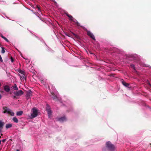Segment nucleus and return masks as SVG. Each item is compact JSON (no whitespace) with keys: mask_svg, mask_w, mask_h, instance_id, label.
I'll use <instances>...</instances> for the list:
<instances>
[{"mask_svg":"<svg viewBox=\"0 0 151 151\" xmlns=\"http://www.w3.org/2000/svg\"><path fill=\"white\" fill-rule=\"evenodd\" d=\"M3 113L4 114H10L12 116H14V113L12 111L6 107H4L3 108Z\"/></svg>","mask_w":151,"mask_h":151,"instance_id":"f257e3e1","label":"nucleus"},{"mask_svg":"<svg viewBox=\"0 0 151 151\" xmlns=\"http://www.w3.org/2000/svg\"><path fill=\"white\" fill-rule=\"evenodd\" d=\"M5 40L7 42H9L8 40L6 38V39H5Z\"/></svg>","mask_w":151,"mask_h":151,"instance_id":"393cba45","label":"nucleus"},{"mask_svg":"<svg viewBox=\"0 0 151 151\" xmlns=\"http://www.w3.org/2000/svg\"><path fill=\"white\" fill-rule=\"evenodd\" d=\"M6 140V139H4L2 140V141L3 142H4Z\"/></svg>","mask_w":151,"mask_h":151,"instance_id":"5701e85b","label":"nucleus"},{"mask_svg":"<svg viewBox=\"0 0 151 151\" xmlns=\"http://www.w3.org/2000/svg\"><path fill=\"white\" fill-rule=\"evenodd\" d=\"M122 83L123 85L126 87H128L129 86V85L127 83L125 82L124 81H122Z\"/></svg>","mask_w":151,"mask_h":151,"instance_id":"9b49d317","label":"nucleus"},{"mask_svg":"<svg viewBox=\"0 0 151 151\" xmlns=\"http://www.w3.org/2000/svg\"><path fill=\"white\" fill-rule=\"evenodd\" d=\"M19 73H21V74H22L23 73H24V72L22 70H19Z\"/></svg>","mask_w":151,"mask_h":151,"instance_id":"a211bd4d","label":"nucleus"},{"mask_svg":"<svg viewBox=\"0 0 151 151\" xmlns=\"http://www.w3.org/2000/svg\"><path fill=\"white\" fill-rule=\"evenodd\" d=\"M53 99H55V97H53Z\"/></svg>","mask_w":151,"mask_h":151,"instance_id":"f704fd0d","label":"nucleus"},{"mask_svg":"<svg viewBox=\"0 0 151 151\" xmlns=\"http://www.w3.org/2000/svg\"><path fill=\"white\" fill-rule=\"evenodd\" d=\"M87 34L88 36L92 38L93 40H95V38L93 34L90 31H87Z\"/></svg>","mask_w":151,"mask_h":151,"instance_id":"6e6552de","label":"nucleus"},{"mask_svg":"<svg viewBox=\"0 0 151 151\" xmlns=\"http://www.w3.org/2000/svg\"><path fill=\"white\" fill-rule=\"evenodd\" d=\"M32 112L31 114L32 118H35L38 115V110L36 108H34L32 109Z\"/></svg>","mask_w":151,"mask_h":151,"instance_id":"7ed1b4c3","label":"nucleus"},{"mask_svg":"<svg viewBox=\"0 0 151 151\" xmlns=\"http://www.w3.org/2000/svg\"><path fill=\"white\" fill-rule=\"evenodd\" d=\"M16 96H16L15 95V96H13V98L14 99L16 98Z\"/></svg>","mask_w":151,"mask_h":151,"instance_id":"b1692460","label":"nucleus"},{"mask_svg":"<svg viewBox=\"0 0 151 151\" xmlns=\"http://www.w3.org/2000/svg\"><path fill=\"white\" fill-rule=\"evenodd\" d=\"M14 93L17 96H20L22 95L23 92L22 90H19L18 91L14 92Z\"/></svg>","mask_w":151,"mask_h":151,"instance_id":"0eeeda50","label":"nucleus"},{"mask_svg":"<svg viewBox=\"0 0 151 151\" xmlns=\"http://www.w3.org/2000/svg\"><path fill=\"white\" fill-rule=\"evenodd\" d=\"M4 40H5V39H6V38L5 37H3V38Z\"/></svg>","mask_w":151,"mask_h":151,"instance_id":"cd10ccee","label":"nucleus"},{"mask_svg":"<svg viewBox=\"0 0 151 151\" xmlns=\"http://www.w3.org/2000/svg\"><path fill=\"white\" fill-rule=\"evenodd\" d=\"M13 88L14 90H17L18 89V88L17 87L16 85H15L13 86Z\"/></svg>","mask_w":151,"mask_h":151,"instance_id":"f3484780","label":"nucleus"},{"mask_svg":"<svg viewBox=\"0 0 151 151\" xmlns=\"http://www.w3.org/2000/svg\"><path fill=\"white\" fill-rule=\"evenodd\" d=\"M66 120V119L65 117H63L58 119V120L60 122H63L65 121Z\"/></svg>","mask_w":151,"mask_h":151,"instance_id":"1a4fd4ad","label":"nucleus"},{"mask_svg":"<svg viewBox=\"0 0 151 151\" xmlns=\"http://www.w3.org/2000/svg\"><path fill=\"white\" fill-rule=\"evenodd\" d=\"M2 61H3L2 59L1 56L0 55V61L2 62Z\"/></svg>","mask_w":151,"mask_h":151,"instance_id":"4be33fe9","label":"nucleus"},{"mask_svg":"<svg viewBox=\"0 0 151 151\" xmlns=\"http://www.w3.org/2000/svg\"><path fill=\"white\" fill-rule=\"evenodd\" d=\"M66 15L69 18V19L70 21L76 23L77 25H79V23L72 16L68 14H66Z\"/></svg>","mask_w":151,"mask_h":151,"instance_id":"20e7f679","label":"nucleus"},{"mask_svg":"<svg viewBox=\"0 0 151 151\" xmlns=\"http://www.w3.org/2000/svg\"><path fill=\"white\" fill-rule=\"evenodd\" d=\"M19 75L21 78H22V79H25V75L24 74V73L22 74L21 75Z\"/></svg>","mask_w":151,"mask_h":151,"instance_id":"2eb2a0df","label":"nucleus"},{"mask_svg":"<svg viewBox=\"0 0 151 151\" xmlns=\"http://www.w3.org/2000/svg\"><path fill=\"white\" fill-rule=\"evenodd\" d=\"M52 89H53V90L54 91V90H55V87H52Z\"/></svg>","mask_w":151,"mask_h":151,"instance_id":"a878e982","label":"nucleus"},{"mask_svg":"<svg viewBox=\"0 0 151 151\" xmlns=\"http://www.w3.org/2000/svg\"><path fill=\"white\" fill-rule=\"evenodd\" d=\"M28 62H29V60H28Z\"/></svg>","mask_w":151,"mask_h":151,"instance_id":"c9c22d12","label":"nucleus"},{"mask_svg":"<svg viewBox=\"0 0 151 151\" xmlns=\"http://www.w3.org/2000/svg\"><path fill=\"white\" fill-rule=\"evenodd\" d=\"M37 9L38 11H40V8L38 6L37 7Z\"/></svg>","mask_w":151,"mask_h":151,"instance_id":"412c9836","label":"nucleus"},{"mask_svg":"<svg viewBox=\"0 0 151 151\" xmlns=\"http://www.w3.org/2000/svg\"><path fill=\"white\" fill-rule=\"evenodd\" d=\"M51 94H53V92H51Z\"/></svg>","mask_w":151,"mask_h":151,"instance_id":"2f4dec72","label":"nucleus"},{"mask_svg":"<svg viewBox=\"0 0 151 151\" xmlns=\"http://www.w3.org/2000/svg\"><path fill=\"white\" fill-rule=\"evenodd\" d=\"M1 37L2 38H3V37H4V36H3L2 35H1Z\"/></svg>","mask_w":151,"mask_h":151,"instance_id":"c756f323","label":"nucleus"},{"mask_svg":"<svg viewBox=\"0 0 151 151\" xmlns=\"http://www.w3.org/2000/svg\"><path fill=\"white\" fill-rule=\"evenodd\" d=\"M1 53H4L5 52V50L4 47H2V48Z\"/></svg>","mask_w":151,"mask_h":151,"instance_id":"6ab92c4d","label":"nucleus"},{"mask_svg":"<svg viewBox=\"0 0 151 151\" xmlns=\"http://www.w3.org/2000/svg\"><path fill=\"white\" fill-rule=\"evenodd\" d=\"M106 147L110 151H113L114 150V146L110 142H108L106 143Z\"/></svg>","mask_w":151,"mask_h":151,"instance_id":"f03ea898","label":"nucleus"},{"mask_svg":"<svg viewBox=\"0 0 151 151\" xmlns=\"http://www.w3.org/2000/svg\"><path fill=\"white\" fill-rule=\"evenodd\" d=\"M130 65L132 68L133 69H135V66L133 64H131Z\"/></svg>","mask_w":151,"mask_h":151,"instance_id":"aec40b11","label":"nucleus"},{"mask_svg":"<svg viewBox=\"0 0 151 151\" xmlns=\"http://www.w3.org/2000/svg\"><path fill=\"white\" fill-rule=\"evenodd\" d=\"M46 109L47 112L48 116L49 117H50V116L51 115L52 112L49 106L47 104Z\"/></svg>","mask_w":151,"mask_h":151,"instance_id":"39448f33","label":"nucleus"},{"mask_svg":"<svg viewBox=\"0 0 151 151\" xmlns=\"http://www.w3.org/2000/svg\"><path fill=\"white\" fill-rule=\"evenodd\" d=\"M11 61H12V62H13V60H12V59H11Z\"/></svg>","mask_w":151,"mask_h":151,"instance_id":"72a5a7b5","label":"nucleus"},{"mask_svg":"<svg viewBox=\"0 0 151 151\" xmlns=\"http://www.w3.org/2000/svg\"><path fill=\"white\" fill-rule=\"evenodd\" d=\"M1 94H0V99L1 98Z\"/></svg>","mask_w":151,"mask_h":151,"instance_id":"c85d7f7f","label":"nucleus"},{"mask_svg":"<svg viewBox=\"0 0 151 151\" xmlns=\"http://www.w3.org/2000/svg\"><path fill=\"white\" fill-rule=\"evenodd\" d=\"M17 151H19V150H17Z\"/></svg>","mask_w":151,"mask_h":151,"instance_id":"473e14b6","label":"nucleus"},{"mask_svg":"<svg viewBox=\"0 0 151 151\" xmlns=\"http://www.w3.org/2000/svg\"><path fill=\"white\" fill-rule=\"evenodd\" d=\"M12 120L15 123H17L18 122V119L15 117H14L12 119Z\"/></svg>","mask_w":151,"mask_h":151,"instance_id":"4468645a","label":"nucleus"},{"mask_svg":"<svg viewBox=\"0 0 151 151\" xmlns=\"http://www.w3.org/2000/svg\"><path fill=\"white\" fill-rule=\"evenodd\" d=\"M4 90L6 92H9L10 90V89L9 87L7 86H5L4 88Z\"/></svg>","mask_w":151,"mask_h":151,"instance_id":"9d476101","label":"nucleus"},{"mask_svg":"<svg viewBox=\"0 0 151 151\" xmlns=\"http://www.w3.org/2000/svg\"><path fill=\"white\" fill-rule=\"evenodd\" d=\"M23 111H18L17 112L16 114L17 116H20L21 115L23 114Z\"/></svg>","mask_w":151,"mask_h":151,"instance_id":"ddd939ff","label":"nucleus"},{"mask_svg":"<svg viewBox=\"0 0 151 151\" xmlns=\"http://www.w3.org/2000/svg\"><path fill=\"white\" fill-rule=\"evenodd\" d=\"M48 87H49V89H50V90L51 89H50V86H49Z\"/></svg>","mask_w":151,"mask_h":151,"instance_id":"7c9ffc66","label":"nucleus"},{"mask_svg":"<svg viewBox=\"0 0 151 151\" xmlns=\"http://www.w3.org/2000/svg\"><path fill=\"white\" fill-rule=\"evenodd\" d=\"M32 95V92L30 90L27 91L26 97L27 99H29Z\"/></svg>","mask_w":151,"mask_h":151,"instance_id":"423d86ee","label":"nucleus"},{"mask_svg":"<svg viewBox=\"0 0 151 151\" xmlns=\"http://www.w3.org/2000/svg\"><path fill=\"white\" fill-rule=\"evenodd\" d=\"M12 125L11 124H7L6 125V129H8L9 128H11L12 127Z\"/></svg>","mask_w":151,"mask_h":151,"instance_id":"f8f14e48","label":"nucleus"},{"mask_svg":"<svg viewBox=\"0 0 151 151\" xmlns=\"http://www.w3.org/2000/svg\"><path fill=\"white\" fill-rule=\"evenodd\" d=\"M4 123L2 121H0V127L2 128L4 125Z\"/></svg>","mask_w":151,"mask_h":151,"instance_id":"dca6fc26","label":"nucleus"},{"mask_svg":"<svg viewBox=\"0 0 151 151\" xmlns=\"http://www.w3.org/2000/svg\"><path fill=\"white\" fill-rule=\"evenodd\" d=\"M2 128L0 127V132H1V131L2 130Z\"/></svg>","mask_w":151,"mask_h":151,"instance_id":"bb28decb","label":"nucleus"}]
</instances>
